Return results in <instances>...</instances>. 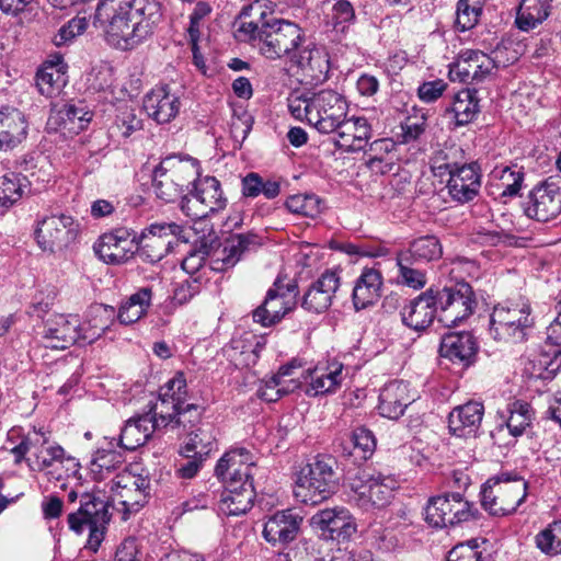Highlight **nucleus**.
Instances as JSON below:
<instances>
[{
	"instance_id": "6ab92c4d",
	"label": "nucleus",
	"mask_w": 561,
	"mask_h": 561,
	"mask_svg": "<svg viewBox=\"0 0 561 561\" xmlns=\"http://www.w3.org/2000/svg\"><path fill=\"white\" fill-rule=\"evenodd\" d=\"M181 106L180 96L168 84L156 85L144 98V110L158 124L173 121Z\"/></svg>"
},
{
	"instance_id": "c756f323",
	"label": "nucleus",
	"mask_w": 561,
	"mask_h": 561,
	"mask_svg": "<svg viewBox=\"0 0 561 561\" xmlns=\"http://www.w3.org/2000/svg\"><path fill=\"white\" fill-rule=\"evenodd\" d=\"M413 401L409 385L403 380H392L380 390L378 410L381 416L398 420Z\"/></svg>"
},
{
	"instance_id": "c9c22d12",
	"label": "nucleus",
	"mask_w": 561,
	"mask_h": 561,
	"mask_svg": "<svg viewBox=\"0 0 561 561\" xmlns=\"http://www.w3.org/2000/svg\"><path fill=\"white\" fill-rule=\"evenodd\" d=\"M383 277L380 271L366 267L355 280L352 300L356 310L375 305L381 297Z\"/></svg>"
},
{
	"instance_id": "7ed1b4c3",
	"label": "nucleus",
	"mask_w": 561,
	"mask_h": 561,
	"mask_svg": "<svg viewBox=\"0 0 561 561\" xmlns=\"http://www.w3.org/2000/svg\"><path fill=\"white\" fill-rule=\"evenodd\" d=\"M294 494L305 504L317 505L334 493L341 474L335 458H308L295 472Z\"/></svg>"
},
{
	"instance_id": "2f4dec72",
	"label": "nucleus",
	"mask_w": 561,
	"mask_h": 561,
	"mask_svg": "<svg viewBox=\"0 0 561 561\" xmlns=\"http://www.w3.org/2000/svg\"><path fill=\"white\" fill-rule=\"evenodd\" d=\"M343 365L334 363L330 366H316L314 368H307L301 374L308 387L306 394L317 397L334 392L342 381Z\"/></svg>"
},
{
	"instance_id": "1a4fd4ad",
	"label": "nucleus",
	"mask_w": 561,
	"mask_h": 561,
	"mask_svg": "<svg viewBox=\"0 0 561 561\" xmlns=\"http://www.w3.org/2000/svg\"><path fill=\"white\" fill-rule=\"evenodd\" d=\"M310 126L320 134H333L348 113L346 98L332 89H324L311 95Z\"/></svg>"
},
{
	"instance_id": "680f3d73",
	"label": "nucleus",
	"mask_w": 561,
	"mask_h": 561,
	"mask_svg": "<svg viewBox=\"0 0 561 561\" xmlns=\"http://www.w3.org/2000/svg\"><path fill=\"white\" fill-rule=\"evenodd\" d=\"M253 123L254 118L247 108L243 106L233 107L230 122V133L233 140L242 145L249 136Z\"/></svg>"
},
{
	"instance_id": "338daca9",
	"label": "nucleus",
	"mask_w": 561,
	"mask_h": 561,
	"mask_svg": "<svg viewBox=\"0 0 561 561\" xmlns=\"http://www.w3.org/2000/svg\"><path fill=\"white\" fill-rule=\"evenodd\" d=\"M88 27V20L84 16H76L64 24L53 38L57 47L66 46L77 36L83 34Z\"/></svg>"
},
{
	"instance_id": "0e129e2a",
	"label": "nucleus",
	"mask_w": 561,
	"mask_h": 561,
	"mask_svg": "<svg viewBox=\"0 0 561 561\" xmlns=\"http://www.w3.org/2000/svg\"><path fill=\"white\" fill-rule=\"evenodd\" d=\"M518 229L513 221V215L503 213L493 229V245L504 243L506 245H520L519 238L515 236Z\"/></svg>"
},
{
	"instance_id": "2eb2a0df",
	"label": "nucleus",
	"mask_w": 561,
	"mask_h": 561,
	"mask_svg": "<svg viewBox=\"0 0 561 561\" xmlns=\"http://www.w3.org/2000/svg\"><path fill=\"white\" fill-rule=\"evenodd\" d=\"M524 211L527 217L543 222L558 217L561 214V186L551 180L535 186Z\"/></svg>"
},
{
	"instance_id": "e2e57ef3",
	"label": "nucleus",
	"mask_w": 561,
	"mask_h": 561,
	"mask_svg": "<svg viewBox=\"0 0 561 561\" xmlns=\"http://www.w3.org/2000/svg\"><path fill=\"white\" fill-rule=\"evenodd\" d=\"M480 541L488 543L486 538H473L466 543L455 546L447 554L446 561H484L483 551H479Z\"/></svg>"
},
{
	"instance_id": "4be33fe9",
	"label": "nucleus",
	"mask_w": 561,
	"mask_h": 561,
	"mask_svg": "<svg viewBox=\"0 0 561 561\" xmlns=\"http://www.w3.org/2000/svg\"><path fill=\"white\" fill-rule=\"evenodd\" d=\"M261 244L260 236L254 232L232 234L226 240L218 257L211 262L210 268L218 272L229 270L233 267L245 253L255 251Z\"/></svg>"
},
{
	"instance_id": "473e14b6",
	"label": "nucleus",
	"mask_w": 561,
	"mask_h": 561,
	"mask_svg": "<svg viewBox=\"0 0 561 561\" xmlns=\"http://www.w3.org/2000/svg\"><path fill=\"white\" fill-rule=\"evenodd\" d=\"M448 194L454 201L466 203L478 194L480 175L473 164H460L448 173Z\"/></svg>"
},
{
	"instance_id": "a19ab883",
	"label": "nucleus",
	"mask_w": 561,
	"mask_h": 561,
	"mask_svg": "<svg viewBox=\"0 0 561 561\" xmlns=\"http://www.w3.org/2000/svg\"><path fill=\"white\" fill-rule=\"evenodd\" d=\"M365 150L367 168L379 174L392 170L394 163L396 142L390 138H381L370 142Z\"/></svg>"
},
{
	"instance_id": "412c9836",
	"label": "nucleus",
	"mask_w": 561,
	"mask_h": 561,
	"mask_svg": "<svg viewBox=\"0 0 561 561\" xmlns=\"http://www.w3.org/2000/svg\"><path fill=\"white\" fill-rule=\"evenodd\" d=\"M340 287V276L336 272L328 270L322 273L308 288L302 297L301 306L313 313L327 311L333 302Z\"/></svg>"
},
{
	"instance_id": "f704fd0d",
	"label": "nucleus",
	"mask_w": 561,
	"mask_h": 561,
	"mask_svg": "<svg viewBox=\"0 0 561 561\" xmlns=\"http://www.w3.org/2000/svg\"><path fill=\"white\" fill-rule=\"evenodd\" d=\"M537 362L547 373L538 374L543 378L554 374L561 366V299L557 305V317L547 328L546 345Z\"/></svg>"
},
{
	"instance_id": "9d476101",
	"label": "nucleus",
	"mask_w": 561,
	"mask_h": 561,
	"mask_svg": "<svg viewBox=\"0 0 561 561\" xmlns=\"http://www.w3.org/2000/svg\"><path fill=\"white\" fill-rule=\"evenodd\" d=\"M79 233V224L65 214L44 217L37 221L34 236L43 252L56 253L72 243Z\"/></svg>"
},
{
	"instance_id": "6e6552de",
	"label": "nucleus",
	"mask_w": 561,
	"mask_h": 561,
	"mask_svg": "<svg viewBox=\"0 0 561 561\" xmlns=\"http://www.w3.org/2000/svg\"><path fill=\"white\" fill-rule=\"evenodd\" d=\"M477 516L473 503L466 501L460 492L431 497L425 508V520L436 528L454 527Z\"/></svg>"
},
{
	"instance_id": "864d4df0",
	"label": "nucleus",
	"mask_w": 561,
	"mask_h": 561,
	"mask_svg": "<svg viewBox=\"0 0 561 561\" xmlns=\"http://www.w3.org/2000/svg\"><path fill=\"white\" fill-rule=\"evenodd\" d=\"M484 0H458L456 8L455 28L466 32L473 28L483 12Z\"/></svg>"
},
{
	"instance_id": "58836bf2",
	"label": "nucleus",
	"mask_w": 561,
	"mask_h": 561,
	"mask_svg": "<svg viewBox=\"0 0 561 561\" xmlns=\"http://www.w3.org/2000/svg\"><path fill=\"white\" fill-rule=\"evenodd\" d=\"M554 0H519L515 24L528 32L540 25L551 14Z\"/></svg>"
},
{
	"instance_id": "0eeeda50",
	"label": "nucleus",
	"mask_w": 561,
	"mask_h": 561,
	"mask_svg": "<svg viewBox=\"0 0 561 561\" xmlns=\"http://www.w3.org/2000/svg\"><path fill=\"white\" fill-rule=\"evenodd\" d=\"M343 477L358 494L362 505L374 508H383L390 504L393 491L398 488V481L393 477L381 473L375 476L365 469H348Z\"/></svg>"
},
{
	"instance_id": "603ef678",
	"label": "nucleus",
	"mask_w": 561,
	"mask_h": 561,
	"mask_svg": "<svg viewBox=\"0 0 561 561\" xmlns=\"http://www.w3.org/2000/svg\"><path fill=\"white\" fill-rule=\"evenodd\" d=\"M217 451V443L211 433L197 428L190 432L184 438L181 446V456L183 453H193V456H209Z\"/></svg>"
},
{
	"instance_id": "7c9ffc66",
	"label": "nucleus",
	"mask_w": 561,
	"mask_h": 561,
	"mask_svg": "<svg viewBox=\"0 0 561 561\" xmlns=\"http://www.w3.org/2000/svg\"><path fill=\"white\" fill-rule=\"evenodd\" d=\"M299 367L297 360L280 366L277 374L260 386L257 397L266 402H276L283 396L294 392L300 387V381L294 378L295 369Z\"/></svg>"
},
{
	"instance_id": "39448f33",
	"label": "nucleus",
	"mask_w": 561,
	"mask_h": 561,
	"mask_svg": "<svg viewBox=\"0 0 561 561\" xmlns=\"http://www.w3.org/2000/svg\"><path fill=\"white\" fill-rule=\"evenodd\" d=\"M197 174L198 162L195 159L168 156L153 170L152 187L158 198L171 203L182 196Z\"/></svg>"
},
{
	"instance_id": "f257e3e1",
	"label": "nucleus",
	"mask_w": 561,
	"mask_h": 561,
	"mask_svg": "<svg viewBox=\"0 0 561 561\" xmlns=\"http://www.w3.org/2000/svg\"><path fill=\"white\" fill-rule=\"evenodd\" d=\"M95 19L106 24L108 44L121 50H130L150 36L162 20L158 0H100Z\"/></svg>"
},
{
	"instance_id": "4d7b16f0",
	"label": "nucleus",
	"mask_w": 561,
	"mask_h": 561,
	"mask_svg": "<svg viewBox=\"0 0 561 561\" xmlns=\"http://www.w3.org/2000/svg\"><path fill=\"white\" fill-rule=\"evenodd\" d=\"M515 322L534 323L529 305L522 302L511 306H493V325L495 323L514 324Z\"/></svg>"
},
{
	"instance_id": "ddd939ff",
	"label": "nucleus",
	"mask_w": 561,
	"mask_h": 561,
	"mask_svg": "<svg viewBox=\"0 0 561 561\" xmlns=\"http://www.w3.org/2000/svg\"><path fill=\"white\" fill-rule=\"evenodd\" d=\"M297 284L289 282L284 284L277 278L271 287L261 306L253 311V320L262 327H271L278 323L296 306Z\"/></svg>"
},
{
	"instance_id": "72a5a7b5",
	"label": "nucleus",
	"mask_w": 561,
	"mask_h": 561,
	"mask_svg": "<svg viewBox=\"0 0 561 561\" xmlns=\"http://www.w3.org/2000/svg\"><path fill=\"white\" fill-rule=\"evenodd\" d=\"M28 123L25 115L13 107L0 108V150L15 148L26 139Z\"/></svg>"
},
{
	"instance_id": "b1692460",
	"label": "nucleus",
	"mask_w": 561,
	"mask_h": 561,
	"mask_svg": "<svg viewBox=\"0 0 561 561\" xmlns=\"http://www.w3.org/2000/svg\"><path fill=\"white\" fill-rule=\"evenodd\" d=\"M187 399V383L182 371H178L162 388L159 400L150 407L161 417L163 425L172 422L171 411L185 404Z\"/></svg>"
},
{
	"instance_id": "bb28decb",
	"label": "nucleus",
	"mask_w": 561,
	"mask_h": 561,
	"mask_svg": "<svg viewBox=\"0 0 561 561\" xmlns=\"http://www.w3.org/2000/svg\"><path fill=\"white\" fill-rule=\"evenodd\" d=\"M10 446L5 448L14 454L15 456H25L26 454H38L46 453L49 456H64V448L57 444H49L48 438L44 433L33 430L25 436L20 437L18 430H11L8 433Z\"/></svg>"
},
{
	"instance_id": "20e7f679",
	"label": "nucleus",
	"mask_w": 561,
	"mask_h": 561,
	"mask_svg": "<svg viewBox=\"0 0 561 561\" xmlns=\"http://www.w3.org/2000/svg\"><path fill=\"white\" fill-rule=\"evenodd\" d=\"M108 501L102 492L83 493L80 496V507L68 515L69 528L76 534L89 530L87 548L96 552L101 546L106 525L111 520Z\"/></svg>"
},
{
	"instance_id": "a878e982",
	"label": "nucleus",
	"mask_w": 561,
	"mask_h": 561,
	"mask_svg": "<svg viewBox=\"0 0 561 561\" xmlns=\"http://www.w3.org/2000/svg\"><path fill=\"white\" fill-rule=\"evenodd\" d=\"M301 522L295 510L276 512L265 522L263 537L272 545L290 542L297 537Z\"/></svg>"
},
{
	"instance_id": "4c0bfd02",
	"label": "nucleus",
	"mask_w": 561,
	"mask_h": 561,
	"mask_svg": "<svg viewBox=\"0 0 561 561\" xmlns=\"http://www.w3.org/2000/svg\"><path fill=\"white\" fill-rule=\"evenodd\" d=\"M255 491L252 481H244L240 486H227L221 494L219 510L228 516L245 514L254 503Z\"/></svg>"
},
{
	"instance_id": "69168bd1",
	"label": "nucleus",
	"mask_w": 561,
	"mask_h": 561,
	"mask_svg": "<svg viewBox=\"0 0 561 561\" xmlns=\"http://www.w3.org/2000/svg\"><path fill=\"white\" fill-rule=\"evenodd\" d=\"M462 157V149L456 145L437 150L433 157V168L442 176L449 173L459 164L458 158Z\"/></svg>"
},
{
	"instance_id": "9b49d317",
	"label": "nucleus",
	"mask_w": 561,
	"mask_h": 561,
	"mask_svg": "<svg viewBox=\"0 0 561 561\" xmlns=\"http://www.w3.org/2000/svg\"><path fill=\"white\" fill-rule=\"evenodd\" d=\"M193 188L190 196H184L182 209L195 218H203L209 213L224 209L227 198L224 196L220 182L215 176H203L198 174L191 180Z\"/></svg>"
},
{
	"instance_id": "aec40b11",
	"label": "nucleus",
	"mask_w": 561,
	"mask_h": 561,
	"mask_svg": "<svg viewBox=\"0 0 561 561\" xmlns=\"http://www.w3.org/2000/svg\"><path fill=\"white\" fill-rule=\"evenodd\" d=\"M167 426L161 423V417L152 409H149L147 413L126 422L119 435L117 446L123 451H135L147 442L156 430Z\"/></svg>"
},
{
	"instance_id": "a18cd8bd",
	"label": "nucleus",
	"mask_w": 561,
	"mask_h": 561,
	"mask_svg": "<svg viewBox=\"0 0 561 561\" xmlns=\"http://www.w3.org/2000/svg\"><path fill=\"white\" fill-rule=\"evenodd\" d=\"M524 176L523 168L518 165L493 168V180H496L493 188L500 191L499 198L503 203H506V198L519 194Z\"/></svg>"
},
{
	"instance_id": "e433bc0d",
	"label": "nucleus",
	"mask_w": 561,
	"mask_h": 561,
	"mask_svg": "<svg viewBox=\"0 0 561 561\" xmlns=\"http://www.w3.org/2000/svg\"><path fill=\"white\" fill-rule=\"evenodd\" d=\"M491 59L478 50H468L461 55V58L449 66L448 76L451 81L468 82L471 80L476 84L481 82V75L478 68L484 67V72L489 71Z\"/></svg>"
},
{
	"instance_id": "bf43d9fd",
	"label": "nucleus",
	"mask_w": 561,
	"mask_h": 561,
	"mask_svg": "<svg viewBox=\"0 0 561 561\" xmlns=\"http://www.w3.org/2000/svg\"><path fill=\"white\" fill-rule=\"evenodd\" d=\"M536 547L547 556L561 554V520L549 524L535 537Z\"/></svg>"
},
{
	"instance_id": "774afa93",
	"label": "nucleus",
	"mask_w": 561,
	"mask_h": 561,
	"mask_svg": "<svg viewBox=\"0 0 561 561\" xmlns=\"http://www.w3.org/2000/svg\"><path fill=\"white\" fill-rule=\"evenodd\" d=\"M141 127L142 121L137 117L135 111L125 107L121 108L119 114L116 116L115 123L112 126V133L128 138L133 133L141 129Z\"/></svg>"
},
{
	"instance_id": "de8ad7c7",
	"label": "nucleus",
	"mask_w": 561,
	"mask_h": 561,
	"mask_svg": "<svg viewBox=\"0 0 561 561\" xmlns=\"http://www.w3.org/2000/svg\"><path fill=\"white\" fill-rule=\"evenodd\" d=\"M93 319L81 322L78 330V345H88L100 339L108 329V320L114 316V308L100 306L94 310Z\"/></svg>"
},
{
	"instance_id": "cd10ccee",
	"label": "nucleus",
	"mask_w": 561,
	"mask_h": 561,
	"mask_svg": "<svg viewBox=\"0 0 561 561\" xmlns=\"http://www.w3.org/2000/svg\"><path fill=\"white\" fill-rule=\"evenodd\" d=\"M478 352V342L471 332H451L445 334L439 346L442 357L453 363L469 366Z\"/></svg>"
},
{
	"instance_id": "052dcab7",
	"label": "nucleus",
	"mask_w": 561,
	"mask_h": 561,
	"mask_svg": "<svg viewBox=\"0 0 561 561\" xmlns=\"http://www.w3.org/2000/svg\"><path fill=\"white\" fill-rule=\"evenodd\" d=\"M329 19L335 32L345 33L356 21L355 9L347 0H336L332 4Z\"/></svg>"
},
{
	"instance_id": "c85d7f7f",
	"label": "nucleus",
	"mask_w": 561,
	"mask_h": 561,
	"mask_svg": "<svg viewBox=\"0 0 561 561\" xmlns=\"http://www.w3.org/2000/svg\"><path fill=\"white\" fill-rule=\"evenodd\" d=\"M484 414L480 402H468L453 409L448 416L449 432L456 437H476Z\"/></svg>"
},
{
	"instance_id": "79ce46f5",
	"label": "nucleus",
	"mask_w": 561,
	"mask_h": 561,
	"mask_svg": "<svg viewBox=\"0 0 561 561\" xmlns=\"http://www.w3.org/2000/svg\"><path fill=\"white\" fill-rule=\"evenodd\" d=\"M153 290L151 286L138 288L127 300L122 302L117 319L122 324H133L147 314L151 306Z\"/></svg>"
},
{
	"instance_id": "6e6d98bb",
	"label": "nucleus",
	"mask_w": 561,
	"mask_h": 561,
	"mask_svg": "<svg viewBox=\"0 0 561 561\" xmlns=\"http://www.w3.org/2000/svg\"><path fill=\"white\" fill-rule=\"evenodd\" d=\"M510 416L505 421V426L510 434L516 438L520 436L525 430L530 426L533 420V411L529 403L524 401H515L508 408Z\"/></svg>"
},
{
	"instance_id": "f8f14e48",
	"label": "nucleus",
	"mask_w": 561,
	"mask_h": 561,
	"mask_svg": "<svg viewBox=\"0 0 561 561\" xmlns=\"http://www.w3.org/2000/svg\"><path fill=\"white\" fill-rule=\"evenodd\" d=\"M114 483V508L122 514L121 518L125 522L148 503L150 490L149 473L119 474Z\"/></svg>"
},
{
	"instance_id": "3c124183",
	"label": "nucleus",
	"mask_w": 561,
	"mask_h": 561,
	"mask_svg": "<svg viewBox=\"0 0 561 561\" xmlns=\"http://www.w3.org/2000/svg\"><path fill=\"white\" fill-rule=\"evenodd\" d=\"M241 192L244 197L255 198L263 194L266 198L273 199L278 196L280 184L274 180L264 181L259 173L251 172L242 178Z\"/></svg>"
},
{
	"instance_id": "f3484780",
	"label": "nucleus",
	"mask_w": 561,
	"mask_h": 561,
	"mask_svg": "<svg viewBox=\"0 0 561 561\" xmlns=\"http://www.w3.org/2000/svg\"><path fill=\"white\" fill-rule=\"evenodd\" d=\"M311 524L329 540H347L356 531V524L344 507L327 508L311 518Z\"/></svg>"
},
{
	"instance_id": "8fccbe9b",
	"label": "nucleus",
	"mask_w": 561,
	"mask_h": 561,
	"mask_svg": "<svg viewBox=\"0 0 561 561\" xmlns=\"http://www.w3.org/2000/svg\"><path fill=\"white\" fill-rule=\"evenodd\" d=\"M396 265L398 267L397 284L413 290H421L426 286V272L420 268L419 264L396 253Z\"/></svg>"
},
{
	"instance_id": "13d9d810",
	"label": "nucleus",
	"mask_w": 561,
	"mask_h": 561,
	"mask_svg": "<svg viewBox=\"0 0 561 561\" xmlns=\"http://www.w3.org/2000/svg\"><path fill=\"white\" fill-rule=\"evenodd\" d=\"M293 214L314 218L322 213V201L314 194H297L289 196L285 203Z\"/></svg>"
},
{
	"instance_id": "f03ea898",
	"label": "nucleus",
	"mask_w": 561,
	"mask_h": 561,
	"mask_svg": "<svg viewBox=\"0 0 561 561\" xmlns=\"http://www.w3.org/2000/svg\"><path fill=\"white\" fill-rule=\"evenodd\" d=\"M265 16L262 11L259 22L241 23L238 28L240 37L251 42L267 59H294L304 39L301 28L293 22L276 18L265 20Z\"/></svg>"
},
{
	"instance_id": "37998d69",
	"label": "nucleus",
	"mask_w": 561,
	"mask_h": 561,
	"mask_svg": "<svg viewBox=\"0 0 561 561\" xmlns=\"http://www.w3.org/2000/svg\"><path fill=\"white\" fill-rule=\"evenodd\" d=\"M64 65L45 62L36 72L35 85L38 92L46 98H55L60 94L67 83Z\"/></svg>"
},
{
	"instance_id": "ea45409f",
	"label": "nucleus",
	"mask_w": 561,
	"mask_h": 561,
	"mask_svg": "<svg viewBox=\"0 0 561 561\" xmlns=\"http://www.w3.org/2000/svg\"><path fill=\"white\" fill-rule=\"evenodd\" d=\"M397 253L410 259L419 265L438 261L443 255V245L434 234L413 239L409 245Z\"/></svg>"
},
{
	"instance_id": "a211bd4d",
	"label": "nucleus",
	"mask_w": 561,
	"mask_h": 561,
	"mask_svg": "<svg viewBox=\"0 0 561 561\" xmlns=\"http://www.w3.org/2000/svg\"><path fill=\"white\" fill-rule=\"evenodd\" d=\"M80 319L73 314H54L45 322L43 340L45 347L66 350L77 344Z\"/></svg>"
},
{
	"instance_id": "dca6fc26",
	"label": "nucleus",
	"mask_w": 561,
	"mask_h": 561,
	"mask_svg": "<svg viewBox=\"0 0 561 561\" xmlns=\"http://www.w3.org/2000/svg\"><path fill=\"white\" fill-rule=\"evenodd\" d=\"M180 230V226L171 224H152L148 229L137 234V255L144 261L156 263L169 252L170 237Z\"/></svg>"
},
{
	"instance_id": "c03bdc74",
	"label": "nucleus",
	"mask_w": 561,
	"mask_h": 561,
	"mask_svg": "<svg viewBox=\"0 0 561 561\" xmlns=\"http://www.w3.org/2000/svg\"><path fill=\"white\" fill-rule=\"evenodd\" d=\"M299 67L311 80L321 81L329 71V60L322 50L316 47L298 49L296 57L290 60Z\"/></svg>"
},
{
	"instance_id": "423d86ee",
	"label": "nucleus",
	"mask_w": 561,
	"mask_h": 561,
	"mask_svg": "<svg viewBox=\"0 0 561 561\" xmlns=\"http://www.w3.org/2000/svg\"><path fill=\"white\" fill-rule=\"evenodd\" d=\"M438 321L447 328L456 327L467 320L477 308L472 287L466 283H456L442 289H434Z\"/></svg>"
},
{
	"instance_id": "4468645a",
	"label": "nucleus",
	"mask_w": 561,
	"mask_h": 561,
	"mask_svg": "<svg viewBox=\"0 0 561 561\" xmlns=\"http://www.w3.org/2000/svg\"><path fill=\"white\" fill-rule=\"evenodd\" d=\"M93 249L106 264H124L136 254L137 233L125 227L113 229L103 233L94 243Z\"/></svg>"
},
{
	"instance_id": "5fc2aeb1",
	"label": "nucleus",
	"mask_w": 561,
	"mask_h": 561,
	"mask_svg": "<svg viewBox=\"0 0 561 561\" xmlns=\"http://www.w3.org/2000/svg\"><path fill=\"white\" fill-rule=\"evenodd\" d=\"M27 186V180L18 173H8L0 176V206L9 207L16 203Z\"/></svg>"
},
{
	"instance_id": "393cba45",
	"label": "nucleus",
	"mask_w": 561,
	"mask_h": 561,
	"mask_svg": "<svg viewBox=\"0 0 561 561\" xmlns=\"http://www.w3.org/2000/svg\"><path fill=\"white\" fill-rule=\"evenodd\" d=\"M435 317L438 318V310L434 288H428L412 299L401 311L402 322L415 331L428 328Z\"/></svg>"
},
{
	"instance_id": "5701e85b",
	"label": "nucleus",
	"mask_w": 561,
	"mask_h": 561,
	"mask_svg": "<svg viewBox=\"0 0 561 561\" xmlns=\"http://www.w3.org/2000/svg\"><path fill=\"white\" fill-rule=\"evenodd\" d=\"M335 145L345 152H356L367 148L371 137V126L367 118L362 116L345 117L343 123L334 130Z\"/></svg>"
},
{
	"instance_id": "09e8293b",
	"label": "nucleus",
	"mask_w": 561,
	"mask_h": 561,
	"mask_svg": "<svg viewBox=\"0 0 561 561\" xmlns=\"http://www.w3.org/2000/svg\"><path fill=\"white\" fill-rule=\"evenodd\" d=\"M447 112L454 114L457 126H463L473 121L479 112L477 91L463 89L455 94L454 101Z\"/></svg>"
},
{
	"instance_id": "49530a36",
	"label": "nucleus",
	"mask_w": 561,
	"mask_h": 561,
	"mask_svg": "<svg viewBox=\"0 0 561 561\" xmlns=\"http://www.w3.org/2000/svg\"><path fill=\"white\" fill-rule=\"evenodd\" d=\"M254 462L237 461V458H219L215 473L227 483V486H240L244 481L253 482L252 467Z\"/></svg>"
}]
</instances>
